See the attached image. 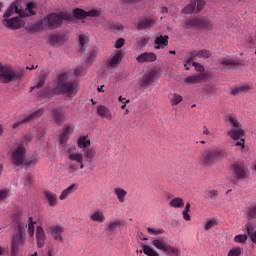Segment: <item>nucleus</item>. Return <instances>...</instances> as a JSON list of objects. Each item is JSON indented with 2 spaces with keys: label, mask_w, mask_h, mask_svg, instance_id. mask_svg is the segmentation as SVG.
<instances>
[{
  "label": "nucleus",
  "mask_w": 256,
  "mask_h": 256,
  "mask_svg": "<svg viewBox=\"0 0 256 256\" xmlns=\"http://www.w3.org/2000/svg\"><path fill=\"white\" fill-rule=\"evenodd\" d=\"M52 92L54 95H66L69 99H73L79 92V82L75 80L73 72L60 73L53 84Z\"/></svg>",
  "instance_id": "obj_1"
},
{
  "label": "nucleus",
  "mask_w": 256,
  "mask_h": 256,
  "mask_svg": "<svg viewBox=\"0 0 256 256\" xmlns=\"http://www.w3.org/2000/svg\"><path fill=\"white\" fill-rule=\"evenodd\" d=\"M68 155V173L69 175H77V171L85 169V158L83 153L73 149H66Z\"/></svg>",
  "instance_id": "obj_2"
},
{
  "label": "nucleus",
  "mask_w": 256,
  "mask_h": 256,
  "mask_svg": "<svg viewBox=\"0 0 256 256\" xmlns=\"http://www.w3.org/2000/svg\"><path fill=\"white\" fill-rule=\"evenodd\" d=\"M227 151L223 149H208L201 153L199 161L205 167H210L214 163H217L219 159H226Z\"/></svg>",
  "instance_id": "obj_3"
},
{
  "label": "nucleus",
  "mask_w": 256,
  "mask_h": 256,
  "mask_svg": "<svg viewBox=\"0 0 256 256\" xmlns=\"http://www.w3.org/2000/svg\"><path fill=\"white\" fill-rule=\"evenodd\" d=\"M224 120L230 127H232V129L227 132V136L230 137V139L237 141L238 139H241V137H245L243 125H241V122H239L235 114L225 115Z\"/></svg>",
  "instance_id": "obj_4"
},
{
  "label": "nucleus",
  "mask_w": 256,
  "mask_h": 256,
  "mask_svg": "<svg viewBox=\"0 0 256 256\" xmlns=\"http://www.w3.org/2000/svg\"><path fill=\"white\" fill-rule=\"evenodd\" d=\"M25 75V70H13L11 66L0 65V81L2 83H13V81H20Z\"/></svg>",
  "instance_id": "obj_5"
},
{
  "label": "nucleus",
  "mask_w": 256,
  "mask_h": 256,
  "mask_svg": "<svg viewBox=\"0 0 256 256\" xmlns=\"http://www.w3.org/2000/svg\"><path fill=\"white\" fill-rule=\"evenodd\" d=\"M27 227V224H18L15 233L12 236L11 241V251L13 255H17L19 253L20 247H23L25 245L26 241V234L25 229Z\"/></svg>",
  "instance_id": "obj_6"
},
{
  "label": "nucleus",
  "mask_w": 256,
  "mask_h": 256,
  "mask_svg": "<svg viewBox=\"0 0 256 256\" xmlns=\"http://www.w3.org/2000/svg\"><path fill=\"white\" fill-rule=\"evenodd\" d=\"M71 16L67 13L61 12L60 14L51 13L44 18V25L48 29H57L61 27L63 21H70Z\"/></svg>",
  "instance_id": "obj_7"
},
{
  "label": "nucleus",
  "mask_w": 256,
  "mask_h": 256,
  "mask_svg": "<svg viewBox=\"0 0 256 256\" xmlns=\"http://www.w3.org/2000/svg\"><path fill=\"white\" fill-rule=\"evenodd\" d=\"M33 9H35V4H33V2L28 3L25 10H19L16 4H12L4 13V18L9 19L13 13H17L21 19L31 17V15H35V11Z\"/></svg>",
  "instance_id": "obj_8"
},
{
  "label": "nucleus",
  "mask_w": 256,
  "mask_h": 256,
  "mask_svg": "<svg viewBox=\"0 0 256 256\" xmlns=\"http://www.w3.org/2000/svg\"><path fill=\"white\" fill-rule=\"evenodd\" d=\"M192 27H196V29H204L205 31L213 30V22L207 18H192L185 22L184 29H192Z\"/></svg>",
  "instance_id": "obj_9"
},
{
  "label": "nucleus",
  "mask_w": 256,
  "mask_h": 256,
  "mask_svg": "<svg viewBox=\"0 0 256 256\" xmlns=\"http://www.w3.org/2000/svg\"><path fill=\"white\" fill-rule=\"evenodd\" d=\"M152 245H153V247L158 249V251H162L166 255L179 256V248L167 244V241H165L161 237L153 238Z\"/></svg>",
  "instance_id": "obj_10"
},
{
  "label": "nucleus",
  "mask_w": 256,
  "mask_h": 256,
  "mask_svg": "<svg viewBox=\"0 0 256 256\" xmlns=\"http://www.w3.org/2000/svg\"><path fill=\"white\" fill-rule=\"evenodd\" d=\"M25 157H27V151L25 150L24 144H17L11 150V161L12 165H15V167L25 165Z\"/></svg>",
  "instance_id": "obj_11"
},
{
  "label": "nucleus",
  "mask_w": 256,
  "mask_h": 256,
  "mask_svg": "<svg viewBox=\"0 0 256 256\" xmlns=\"http://www.w3.org/2000/svg\"><path fill=\"white\" fill-rule=\"evenodd\" d=\"M75 130V124H67L63 127L62 133L59 136L60 147L63 151H67V149H71L69 145H67V141H69V137H71V133Z\"/></svg>",
  "instance_id": "obj_12"
},
{
  "label": "nucleus",
  "mask_w": 256,
  "mask_h": 256,
  "mask_svg": "<svg viewBox=\"0 0 256 256\" xmlns=\"http://www.w3.org/2000/svg\"><path fill=\"white\" fill-rule=\"evenodd\" d=\"M2 25L7 29H11L12 31H15L17 29H21L22 27H25V21H23L21 17H12L9 19L5 18L2 21Z\"/></svg>",
  "instance_id": "obj_13"
},
{
  "label": "nucleus",
  "mask_w": 256,
  "mask_h": 256,
  "mask_svg": "<svg viewBox=\"0 0 256 256\" xmlns=\"http://www.w3.org/2000/svg\"><path fill=\"white\" fill-rule=\"evenodd\" d=\"M123 225V220L119 218H113L106 223L105 230L108 235H117V229H121Z\"/></svg>",
  "instance_id": "obj_14"
},
{
  "label": "nucleus",
  "mask_w": 256,
  "mask_h": 256,
  "mask_svg": "<svg viewBox=\"0 0 256 256\" xmlns=\"http://www.w3.org/2000/svg\"><path fill=\"white\" fill-rule=\"evenodd\" d=\"M159 75H161L160 69L150 70L141 79L142 87H148L150 83H155V81H157V79L159 78Z\"/></svg>",
  "instance_id": "obj_15"
},
{
  "label": "nucleus",
  "mask_w": 256,
  "mask_h": 256,
  "mask_svg": "<svg viewBox=\"0 0 256 256\" xmlns=\"http://www.w3.org/2000/svg\"><path fill=\"white\" fill-rule=\"evenodd\" d=\"M203 7H205V1L191 0L190 3L184 9H182V13L184 15H191V13L195 11V9H196V13H199V11L203 9Z\"/></svg>",
  "instance_id": "obj_16"
},
{
  "label": "nucleus",
  "mask_w": 256,
  "mask_h": 256,
  "mask_svg": "<svg viewBox=\"0 0 256 256\" xmlns=\"http://www.w3.org/2000/svg\"><path fill=\"white\" fill-rule=\"evenodd\" d=\"M73 15L76 19H85L87 17H99V15H101V13L95 9L85 11L81 8H76L73 11Z\"/></svg>",
  "instance_id": "obj_17"
},
{
  "label": "nucleus",
  "mask_w": 256,
  "mask_h": 256,
  "mask_svg": "<svg viewBox=\"0 0 256 256\" xmlns=\"http://www.w3.org/2000/svg\"><path fill=\"white\" fill-rule=\"evenodd\" d=\"M211 55V51L209 50H200L198 52L192 51L186 55L185 61L186 63H191L194 59H197V57H200L201 59H209Z\"/></svg>",
  "instance_id": "obj_18"
},
{
  "label": "nucleus",
  "mask_w": 256,
  "mask_h": 256,
  "mask_svg": "<svg viewBox=\"0 0 256 256\" xmlns=\"http://www.w3.org/2000/svg\"><path fill=\"white\" fill-rule=\"evenodd\" d=\"M96 113L98 117H101L102 119H107V121H113L115 119V115H113L111 109H109L105 105H98L96 108Z\"/></svg>",
  "instance_id": "obj_19"
},
{
  "label": "nucleus",
  "mask_w": 256,
  "mask_h": 256,
  "mask_svg": "<svg viewBox=\"0 0 256 256\" xmlns=\"http://www.w3.org/2000/svg\"><path fill=\"white\" fill-rule=\"evenodd\" d=\"M36 243L38 249H43L45 247V241H47V235L45 234V230L43 226L39 225L36 227Z\"/></svg>",
  "instance_id": "obj_20"
},
{
  "label": "nucleus",
  "mask_w": 256,
  "mask_h": 256,
  "mask_svg": "<svg viewBox=\"0 0 256 256\" xmlns=\"http://www.w3.org/2000/svg\"><path fill=\"white\" fill-rule=\"evenodd\" d=\"M52 117L56 125H62L67 119V114L63 108H54L52 109Z\"/></svg>",
  "instance_id": "obj_21"
},
{
  "label": "nucleus",
  "mask_w": 256,
  "mask_h": 256,
  "mask_svg": "<svg viewBox=\"0 0 256 256\" xmlns=\"http://www.w3.org/2000/svg\"><path fill=\"white\" fill-rule=\"evenodd\" d=\"M137 63H153L157 61V55L153 52H143L136 57Z\"/></svg>",
  "instance_id": "obj_22"
},
{
  "label": "nucleus",
  "mask_w": 256,
  "mask_h": 256,
  "mask_svg": "<svg viewBox=\"0 0 256 256\" xmlns=\"http://www.w3.org/2000/svg\"><path fill=\"white\" fill-rule=\"evenodd\" d=\"M207 80V74L205 73H200V74H195L192 76H188L184 79V82L187 83L188 85H197V83H203V81Z\"/></svg>",
  "instance_id": "obj_23"
},
{
  "label": "nucleus",
  "mask_w": 256,
  "mask_h": 256,
  "mask_svg": "<svg viewBox=\"0 0 256 256\" xmlns=\"http://www.w3.org/2000/svg\"><path fill=\"white\" fill-rule=\"evenodd\" d=\"M232 171L236 175L237 179H246L247 178V167L243 164H234L232 165Z\"/></svg>",
  "instance_id": "obj_24"
},
{
  "label": "nucleus",
  "mask_w": 256,
  "mask_h": 256,
  "mask_svg": "<svg viewBox=\"0 0 256 256\" xmlns=\"http://www.w3.org/2000/svg\"><path fill=\"white\" fill-rule=\"evenodd\" d=\"M121 61H123V51L118 50L108 61L107 65L108 67H119L121 64Z\"/></svg>",
  "instance_id": "obj_25"
},
{
  "label": "nucleus",
  "mask_w": 256,
  "mask_h": 256,
  "mask_svg": "<svg viewBox=\"0 0 256 256\" xmlns=\"http://www.w3.org/2000/svg\"><path fill=\"white\" fill-rule=\"evenodd\" d=\"M65 231V228H63V226H53L51 227V235L54 237L55 241H58V243L63 242V232Z\"/></svg>",
  "instance_id": "obj_26"
},
{
  "label": "nucleus",
  "mask_w": 256,
  "mask_h": 256,
  "mask_svg": "<svg viewBox=\"0 0 256 256\" xmlns=\"http://www.w3.org/2000/svg\"><path fill=\"white\" fill-rule=\"evenodd\" d=\"M169 45V36L159 35L155 38L154 48L163 49V47H167Z\"/></svg>",
  "instance_id": "obj_27"
},
{
  "label": "nucleus",
  "mask_w": 256,
  "mask_h": 256,
  "mask_svg": "<svg viewBox=\"0 0 256 256\" xmlns=\"http://www.w3.org/2000/svg\"><path fill=\"white\" fill-rule=\"evenodd\" d=\"M44 197L46 201L48 202L49 207H57L59 203V199L57 198V194L51 192V191H45Z\"/></svg>",
  "instance_id": "obj_28"
},
{
  "label": "nucleus",
  "mask_w": 256,
  "mask_h": 256,
  "mask_svg": "<svg viewBox=\"0 0 256 256\" xmlns=\"http://www.w3.org/2000/svg\"><path fill=\"white\" fill-rule=\"evenodd\" d=\"M90 219L94 222V223H105L106 218H105V213L103 212V210H96L94 211L91 215H90Z\"/></svg>",
  "instance_id": "obj_29"
},
{
  "label": "nucleus",
  "mask_w": 256,
  "mask_h": 256,
  "mask_svg": "<svg viewBox=\"0 0 256 256\" xmlns=\"http://www.w3.org/2000/svg\"><path fill=\"white\" fill-rule=\"evenodd\" d=\"M83 153V157L86 160V163H92L95 160V157H97V150L93 147L83 150Z\"/></svg>",
  "instance_id": "obj_30"
},
{
  "label": "nucleus",
  "mask_w": 256,
  "mask_h": 256,
  "mask_svg": "<svg viewBox=\"0 0 256 256\" xmlns=\"http://www.w3.org/2000/svg\"><path fill=\"white\" fill-rule=\"evenodd\" d=\"M77 189V184H71L70 186H68L66 189L62 191L61 195L59 196L60 201H65V199H67L69 195H73V193H75Z\"/></svg>",
  "instance_id": "obj_31"
},
{
  "label": "nucleus",
  "mask_w": 256,
  "mask_h": 256,
  "mask_svg": "<svg viewBox=\"0 0 256 256\" xmlns=\"http://www.w3.org/2000/svg\"><path fill=\"white\" fill-rule=\"evenodd\" d=\"M220 63L221 65H223V67H225V69H231V67H235L239 65V60L235 58L226 57V58L220 59Z\"/></svg>",
  "instance_id": "obj_32"
},
{
  "label": "nucleus",
  "mask_w": 256,
  "mask_h": 256,
  "mask_svg": "<svg viewBox=\"0 0 256 256\" xmlns=\"http://www.w3.org/2000/svg\"><path fill=\"white\" fill-rule=\"evenodd\" d=\"M77 147L85 151L91 147V140L87 139V136H80L77 140Z\"/></svg>",
  "instance_id": "obj_33"
},
{
  "label": "nucleus",
  "mask_w": 256,
  "mask_h": 256,
  "mask_svg": "<svg viewBox=\"0 0 256 256\" xmlns=\"http://www.w3.org/2000/svg\"><path fill=\"white\" fill-rule=\"evenodd\" d=\"M249 91H251L250 85H240L231 89V95L237 96L241 93H249Z\"/></svg>",
  "instance_id": "obj_34"
},
{
  "label": "nucleus",
  "mask_w": 256,
  "mask_h": 256,
  "mask_svg": "<svg viewBox=\"0 0 256 256\" xmlns=\"http://www.w3.org/2000/svg\"><path fill=\"white\" fill-rule=\"evenodd\" d=\"M45 113V109L39 108L38 110L30 113L28 116L25 117V121L31 123V121H35V119H39Z\"/></svg>",
  "instance_id": "obj_35"
},
{
  "label": "nucleus",
  "mask_w": 256,
  "mask_h": 256,
  "mask_svg": "<svg viewBox=\"0 0 256 256\" xmlns=\"http://www.w3.org/2000/svg\"><path fill=\"white\" fill-rule=\"evenodd\" d=\"M169 205L173 209H183L185 207V201L181 197H176L169 201Z\"/></svg>",
  "instance_id": "obj_36"
},
{
  "label": "nucleus",
  "mask_w": 256,
  "mask_h": 256,
  "mask_svg": "<svg viewBox=\"0 0 256 256\" xmlns=\"http://www.w3.org/2000/svg\"><path fill=\"white\" fill-rule=\"evenodd\" d=\"M114 195L116 196V199H118L119 203H124L125 197H127V191L123 188L117 187L114 188Z\"/></svg>",
  "instance_id": "obj_37"
},
{
  "label": "nucleus",
  "mask_w": 256,
  "mask_h": 256,
  "mask_svg": "<svg viewBox=\"0 0 256 256\" xmlns=\"http://www.w3.org/2000/svg\"><path fill=\"white\" fill-rule=\"evenodd\" d=\"M44 23L45 22L40 20V21L36 22L35 24L26 27V30L28 31V33H37L39 31H42Z\"/></svg>",
  "instance_id": "obj_38"
},
{
  "label": "nucleus",
  "mask_w": 256,
  "mask_h": 256,
  "mask_svg": "<svg viewBox=\"0 0 256 256\" xmlns=\"http://www.w3.org/2000/svg\"><path fill=\"white\" fill-rule=\"evenodd\" d=\"M155 25V22L151 19H145L138 23L137 29L138 31H142V29H149Z\"/></svg>",
  "instance_id": "obj_39"
},
{
  "label": "nucleus",
  "mask_w": 256,
  "mask_h": 256,
  "mask_svg": "<svg viewBox=\"0 0 256 256\" xmlns=\"http://www.w3.org/2000/svg\"><path fill=\"white\" fill-rule=\"evenodd\" d=\"M39 163V157L38 156H31L28 159L24 160L25 167H35Z\"/></svg>",
  "instance_id": "obj_40"
},
{
  "label": "nucleus",
  "mask_w": 256,
  "mask_h": 256,
  "mask_svg": "<svg viewBox=\"0 0 256 256\" xmlns=\"http://www.w3.org/2000/svg\"><path fill=\"white\" fill-rule=\"evenodd\" d=\"M182 101H183V96L177 93H173L170 97V103L172 106L179 105V103H181Z\"/></svg>",
  "instance_id": "obj_41"
},
{
  "label": "nucleus",
  "mask_w": 256,
  "mask_h": 256,
  "mask_svg": "<svg viewBox=\"0 0 256 256\" xmlns=\"http://www.w3.org/2000/svg\"><path fill=\"white\" fill-rule=\"evenodd\" d=\"M87 43H89V37H87L86 35H84V34H81L80 36H79V45H80V51L82 52V53H84V51H85V45H87Z\"/></svg>",
  "instance_id": "obj_42"
},
{
  "label": "nucleus",
  "mask_w": 256,
  "mask_h": 256,
  "mask_svg": "<svg viewBox=\"0 0 256 256\" xmlns=\"http://www.w3.org/2000/svg\"><path fill=\"white\" fill-rule=\"evenodd\" d=\"M143 253L147 256H159V253L155 251V249L151 248V246L144 245L142 246Z\"/></svg>",
  "instance_id": "obj_43"
},
{
  "label": "nucleus",
  "mask_w": 256,
  "mask_h": 256,
  "mask_svg": "<svg viewBox=\"0 0 256 256\" xmlns=\"http://www.w3.org/2000/svg\"><path fill=\"white\" fill-rule=\"evenodd\" d=\"M189 211H191V204L188 202L186 203L185 208L182 211V217L184 221H191V215H189Z\"/></svg>",
  "instance_id": "obj_44"
},
{
  "label": "nucleus",
  "mask_w": 256,
  "mask_h": 256,
  "mask_svg": "<svg viewBox=\"0 0 256 256\" xmlns=\"http://www.w3.org/2000/svg\"><path fill=\"white\" fill-rule=\"evenodd\" d=\"M62 38L57 34H52L49 37V43L51 45H61Z\"/></svg>",
  "instance_id": "obj_45"
},
{
  "label": "nucleus",
  "mask_w": 256,
  "mask_h": 256,
  "mask_svg": "<svg viewBox=\"0 0 256 256\" xmlns=\"http://www.w3.org/2000/svg\"><path fill=\"white\" fill-rule=\"evenodd\" d=\"M46 79H47V77L45 76V74L40 76L39 81L37 82V84L32 86V87H30V91H34V89H41V87L43 85H45V80Z\"/></svg>",
  "instance_id": "obj_46"
},
{
  "label": "nucleus",
  "mask_w": 256,
  "mask_h": 256,
  "mask_svg": "<svg viewBox=\"0 0 256 256\" xmlns=\"http://www.w3.org/2000/svg\"><path fill=\"white\" fill-rule=\"evenodd\" d=\"M147 233H149V235H163V233H165V230L161 228L157 229V228L148 227Z\"/></svg>",
  "instance_id": "obj_47"
},
{
  "label": "nucleus",
  "mask_w": 256,
  "mask_h": 256,
  "mask_svg": "<svg viewBox=\"0 0 256 256\" xmlns=\"http://www.w3.org/2000/svg\"><path fill=\"white\" fill-rule=\"evenodd\" d=\"M31 185H33V174L29 173L24 179V186L26 187V190L29 189Z\"/></svg>",
  "instance_id": "obj_48"
},
{
  "label": "nucleus",
  "mask_w": 256,
  "mask_h": 256,
  "mask_svg": "<svg viewBox=\"0 0 256 256\" xmlns=\"http://www.w3.org/2000/svg\"><path fill=\"white\" fill-rule=\"evenodd\" d=\"M28 231H29V235L30 237H33V235H35V221H33V218H29V222H28Z\"/></svg>",
  "instance_id": "obj_49"
},
{
  "label": "nucleus",
  "mask_w": 256,
  "mask_h": 256,
  "mask_svg": "<svg viewBox=\"0 0 256 256\" xmlns=\"http://www.w3.org/2000/svg\"><path fill=\"white\" fill-rule=\"evenodd\" d=\"M241 253H243V248L236 247L229 250L228 256H241Z\"/></svg>",
  "instance_id": "obj_50"
},
{
  "label": "nucleus",
  "mask_w": 256,
  "mask_h": 256,
  "mask_svg": "<svg viewBox=\"0 0 256 256\" xmlns=\"http://www.w3.org/2000/svg\"><path fill=\"white\" fill-rule=\"evenodd\" d=\"M247 219L252 221V219H256V206L250 207L247 211Z\"/></svg>",
  "instance_id": "obj_51"
},
{
  "label": "nucleus",
  "mask_w": 256,
  "mask_h": 256,
  "mask_svg": "<svg viewBox=\"0 0 256 256\" xmlns=\"http://www.w3.org/2000/svg\"><path fill=\"white\" fill-rule=\"evenodd\" d=\"M234 147H241V149H245V139L240 137L238 140H234Z\"/></svg>",
  "instance_id": "obj_52"
},
{
  "label": "nucleus",
  "mask_w": 256,
  "mask_h": 256,
  "mask_svg": "<svg viewBox=\"0 0 256 256\" xmlns=\"http://www.w3.org/2000/svg\"><path fill=\"white\" fill-rule=\"evenodd\" d=\"M147 43H149V38L148 37H141L140 39L137 40V45H139V47L143 48L145 46H147Z\"/></svg>",
  "instance_id": "obj_53"
},
{
  "label": "nucleus",
  "mask_w": 256,
  "mask_h": 256,
  "mask_svg": "<svg viewBox=\"0 0 256 256\" xmlns=\"http://www.w3.org/2000/svg\"><path fill=\"white\" fill-rule=\"evenodd\" d=\"M234 241L236 243H245L247 241V235L246 234H240L235 236Z\"/></svg>",
  "instance_id": "obj_54"
},
{
  "label": "nucleus",
  "mask_w": 256,
  "mask_h": 256,
  "mask_svg": "<svg viewBox=\"0 0 256 256\" xmlns=\"http://www.w3.org/2000/svg\"><path fill=\"white\" fill-rule=\"evenodd\" d=\"M217 225V221L215 219L208 220L205 224V231H209L212 227Z\"/></svg>",
  "instance_id": "obj_55"
},
{
  "label": "nucleus",
  "mask_w": 256,
  "mask_h": 256,
  "mask_svg": "<svg viewBox=\"0 0 256 256\" xmlns=\"http://www.w3.org/2000/svg\"><path fill=\"white\" fill-rule=\"evenodd\" d=\"M9 195H10L9 189L0 190V201L7 199V197H9Z\"/></svg>",
  "instance_id": "obj_56"
},
{
  "label": "nucleus",
  "mask_w": 256,
  "mask_h": 256,
  "mask_svg": "<svg viewBox=\"0 0 256 256\" xmlns=\"http://www.w3.org/2000/svg\"><path fill=\"white\" fill-rule=\"evenodd\" d=\"M193 67H195V71H197L198 73H203L205 71V68L203 67V65L197 63V62H193Z\"/></svg>",
  "instance_id": "obj_57"
},
{
  "label": "nucleus",
  "mask_w": 256,
  "mask_h": 256,
  "mask_svg": "<svg viewBox=\"0 0 256 256\" xmlns=\"http://www.w3.org/2000/svg\"><path fill=\"white\" fill-rule=\"evenodd\" d=\"M203 90L205 91V93H208V95H213V93H215V88L211 85L205 86Z\"/></svg>",
  "instance_id": "obj_58"
},
{
  "label": "nucleus",
  "mask_w": 256,
  "mask_h": 256,
  "mask_svg": "<svg viewBox=\"0 0 256 256\" xmlns=\"http://www.w3.org/2000/svg\"><path fill=\"white\" fill-rule=\"evenodd\" d=\"M123 45H125V39L123 38H119L116 43H115V48L116 49H121V47H123Z\"/></svg>",
  "instance_id": "obj_59"
},
{
  "label": "nucleus",
  "mask_w": 256,
  "mask_h": 256,
  "mask_svg": "<svg viewBox=\"0 0 256 256\" xmlns=\"http://www.w3.org/2000/svg\"><path fill=\"white\" fill-rule=\"evenodd\" d=\"M23 123H28L27 120L22 119L18 122H15L13 125H12V129H19V127H21V125H23Z\"/></svg>",
  "instance_id": "obj_60"
},
{
  "label": "nucleus",
  "mask_w": 256,
  "mask_h": 256,
  "mask_svg": "<svg viewBox=\"0 0 256 256\" xmlns=\"http://www.w3.org/2000/svg\"><path fill=\"white\" fill-rule=\"evenodd\" d=\"M93 61H95V52H91L90 56H88L86 59V63H88V65H91Z\"/></svg>",
  "instance_id": "obj_61"
},
{
  "label": "nucleus",
  "mask_w": 256,
  "mask_h": 256,
  "mask_svg": "<svg viewBox=\"0 0 256 256\" xmlns=\"http://www.w3.org/2000/svg\"><path fill=\"white\" fill-rule=\"evenodd\" d=\"M32 139H33V136L31 134L24 136L20 145L21 144L23 145L24 143H30V141H32Z\"/></svg>",
  "instance_id": "obj_62"
},
{
  "label": "nucleus",
  "mask_w": 256,
  "mask_h": 256,
  "mask_svg": "<svg viewBox=\"0 0 256 256\" xmlns=\"http://www.w3.org/2000/svg\"><path fill=\"white\" fill-rule=\"evenodd\" d=\"M112 29H115L116 31H123V25L121 24H113Z\"/></svg>",
  "instance_id": "obj_63"
},
{
  "label": "nucleus",
  "mask_w": 256,
  "mask_h": 256,
  "mask_svg": "<svg viewBox=\"0 0 256 256\" xmlns=\"http://www.w3.org/2000/svg\"><path fill=\"white\" fill-rule=\"evenodd\" d=\"M83 73V67H78L74 70V75L79 76Z\"/></svg>",
  "instance_id": "obj_64"
}]
</instances>
